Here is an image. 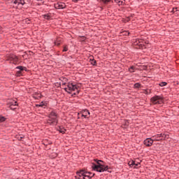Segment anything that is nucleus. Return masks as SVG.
I'll list each match as a JSON object with an SVG mask.
<instances>
[{"mask_svg":"<svg viewBox=\"0 0 179 179\" xmlns=\"http://www.w3.org/2000/svg\"><path fill=\"white\" fill-rule=\"evenodd\" d=\"M157 136L162 137V138L157 139V141H166V139H169L170 138L169 134L163 133H161L160 135Z\"/></svg>","mask_w":179,"mask_h":179,"instance_id":"10","label":"nucleus"},{"mask_svg":"<svg viewBox=\"0 0 179 179\" xmlns=\"http://www.w3.org/2000/svg\"><path fill=\"white\" fill-rule=\"evenodd\" d=\"M138 66L140 68V71H147L148 70V66L140 65Z\"/></svg>","mask_w":179,"mask_h":179,"instance_id":"24","label":"nucleus"},{"mask_svg":"<svg viewBox=\"0 0 179 179\" xmlns=\"http://www.w3.org/2000/svg\"><path fill=\"white\" fill-rule=\"evenodd\" d=\"M15 76L17 78H20V76H23V73L20 71H17L15 73Z\"/></svg>","mask_w":179,"mask_h":179,"instance_id":"26","label":"nucleus"},{"mask_svg":"<svg viewBox=\"0 0 179 179\" xmlns=\"http://www.w3.org/2000/svg\"><path fill=\"white\" fill-rule=\"evenodd\" d=\"M48 124L49 125H57L58 124V120L57 117L48 120Z\"/></svg>","mask_w":179,"mask_h":179,"instance_id":"9","label":"nucleus"},{"mask_svg":"<svg viewBox=\"0 0 179 179\" xmlns=\"http://www.w3.org/2000/svg\"><path fill=\"white\" fill-rule=\"evenodd\" d=\"M142 87V84L140 83H136L134 85V89H141Z\"/></svg>","mask_w":179,"mask_h":179,"instance_id":"23","label":"nucleus"},{"mask_svg":"<svg viewBox=\"0 0 179 179\" xmlns=\"http://www.w3.org/2000/svg\"><path fill=\"white\" fill-rule=\"evenodd\" d=\"M28 22H30V20H28Z\"/></svg>","mask_w":179,"mask_h":179,"instance_id":"56","label":"nucleus"},{"mask_svg":"<svg viewBox=\"0 0 179 179\" xmlns=\"http://www.w3.org/2000/svg\"><path fill=\"white\" fill-rule=\"evenodd\" d=\"M176 9H178V7H174V8H173V10H172L171 12H172L173 13H176Z\"/></svg>","mask_w":179,"mask_h":179,"instance_id":"40","label":"nucleus"},{"mask_svg":"<svg viewBox=\"0 0 179 179\" xmlns=\"http://www.w3.org/2000/svg\"><path fill=\"white\" fill-rule=\"evenodd\" d=\"M80 92V90H77V92H74V93H73V94L71 93V96H72L73 97H75V96H78V94H79Z\"/></svg>","mask_w":179,"mask_h":179,"instance_id":"36","label":"nucleus"},{"mask_svg":"<svg viewBox=\"0 0 179 179\" xmlns=\"http://www.w3.org/2000/svg\"><path fill=\"white\" fill-rule=\"evenodd\" d=\"M76 175L78 176V177H83L84 174H92V172L86 171L85 169H81L76 171Z\"/></svg>","mask_w":179,"mask_h":179,"instance_id":"3","label":"nucleus"},{"mask_svg":"<svg viewBox=\"0 0 179 179\" xmlns=\"http://www.w3.org/2000/svg\"><path fill=\"white\" fill-rule=\"evenodd\" d=\"M44 19H46V20H50L51 19V15L49 14H45L42 15Z\"/></svg>","mask_w":179,"mask_h":179,"instance_id":"25","label":"nucleus"},{"mask_svg":"<svg viewBox=\"0 0 179 179\" xmlns=\"http://www.w3.org/2000/svg\"><path fill=\"white\" fill-rule=\"evenodd\" d=\"M126 122H125V123H124V125H125V127H128V124H129V120H125Z\"/></svg>","mask_w":179,"mask_h":179,"instance_id":"42","label":"nucleus"},{"mask_svg":"<svg viewBox=\"0 0 179 179\" xmlns=\"http://www.w3.org/2000/svg\"><path fill=\"white\" fill-rule=\"evenodd\" d=\"M13 3H14L15 5H16V3H18V4H19V0H15V1H13Z\"/></svg>","mask_w":179,"mask_h":179,"instance_id":"43","label":"nucleus"},{"mask_svg":"<svg viewBox=\"0 0 179 179\" xmlns=\"http://www.w3.org/2000/svg\"><path fill=\"white\" fill-rule=\"evenodd\" d=\"M128 165L129 166V167H134V166H135V161L134 160H131L128 162Z\"/></svg>","mask_w":179,"mask_h":179,"instance_id":"29","label":"nucleus"},{"mask_svg":"<svg viewBox=\"0 0 179 179\" xmlns=\"http://www.w3.org/2000/svg\"><path fill=\"white\" fill-rule=\"evenodd\" d=\"M65 85H66V83H62V87H64V86H65Z\"/></svg>","mask_w":179,"mask_h":179,"instance_id":"50","label":"nucleus"},{"mask_svg":"<svg viewBox=\"0 0 179 179\" xmlns=\"http://www.w3.org/2000/svg\"><path fill=\"white\" fill-rule=\"evenodd\" d=\"M134 16H135V14H131L130 16H129V17H134Z\"/></svg>","mask_w":179,"mask_h":179,"instance_id":"51","label":"nucleus"},{"mask_svg":"<svg viewBox=\"0 0 179 179\" xmlns=\"http://www.w3.org/2000/svg\"><path fill=\"white\" fill-rule=\"evenodd\" d=\"M87 174L89 173H84V176H83V178L82 179H92V177H94V176H96V173H92V176H88Z\"/></svg>","mask_w":179,"mask_h":179,"instance_id":"18","label":"nucleus"},{"mask_svg":"<svg viewBox=\"0 0 179 179\" xmlns=\"http://www.w3.org/2000/svg\"><path fill=\"white\" fill-rule=\"evenodd\" d=\"M143 44H149V41H143Z\"/></svg>","mask_w":179,"mask_h":179,"instance_id":"46","label":"nucleus"},{"mask_svg":"<svg viewBox=\"0 0 179 179\" xmlns=\"http://www.w3.org/2000/svg\"><path fill=\"white\" fill-rule=\"evenodd\" d=\"M80 38H81V40H82V41H86V36H80Z\"/></svg>","mask_w":179,"mask_h":179,"instance_id":"39","label":"nucleus"},{"mask_svg":"<svg viewBox=\"0 0 179 179\" xmlns=\"http://www.w3.org/2000/svg\"><path fill=\"white\" fill-rule=\"evenodd\" d=\"M134 70H135V66H130L129 69V72H131V73L132 72H134Z\"/></svg>","mask_w":179,"mask_h":179,"instance_id":"37","label":"nucleus"},{"mask_svg":"<svg viewBox=\"0 0 179 179\" xmlns=\"http://www.w3.org/2000/svg\"><path fill=\"white\" fill-rule=\"evenodd\" d=\"M94 162H92V171H96L97 173H104V171H108L111 173L110 170V166L106 165V162L101 159H94Z\"/></svg>","mask_w":179,"mask_h":179,"instance_id":"1","label":"nucleus"},{"mask_svg":"<svg viewBox=\"0 0 179 179\" xmlns=\"http://www.w3.org/2000/svg\"><path fill=\"white\" fill-rule=\"evenodd\" d=\"M159 86L161 87H164V86H167V82L162 81L159 83Z\"/></svg>","mask_w":179,"mask_h":179,"instance_id":"28","label":"nucleus"},{"mask_svg":"<svg viewBox=\"0 0 179 179\" xmlns=\"http://www.w3.org/2000/svg\"><path fill=\"white\" fill-rule=\"evenodd\" d=\"M152 138H154V141H156L157 142H158L157 139H162V137H160V134L152 136Z\"/></svg>","mask_w":179,"mask_h":179,"instance_id":"27","label":"nucleus"},{"mask_svg":"<svg viewBox=\"0 0 179 179\" xmlns=\"http://www.w3.org/2000/svg\"><path fill=\"white\" fill-rule=\"evenodd\" d=\"M18 5H22L23 6L26 5V2L24 1V0H18Z\"/></svg>","mask_w":179,"mask_h":179,"instance_id":"31","label":"nucleus"},{"mask_svg":"<svg viewBox=\"0 0 179 179\" xmlns=\"http://www.w3.org/2000/svg\"><path fill=\"white\" fill-rule=\"evenodd\" d=\"M24 138V136H18L17 137V139H18V141H22V139H23Z\"/></svg>","mask_w":179,"mask_h":179,"instance_id":"41","label":"nucleus"},{"mask_svg":"<svg viewBox=\"0 0 179 179\" xmlns=\"http://www.w3.org/2000/svg\"><path fill=\"white\" fill-rule=\"evenodd\" d=\"M90 62H91V65H92V66H97V61L94 59V57L90 58Z\"/></svg>","mask_w":179,"mask_h":179,"instance_id":"16","label":"nucleus"},{"mask_svg":"<svg viewBox=\"0 0 179 179\" xmlns=\"http://www.w3.org/2000/svg\"><path fill=\"white\" fill-rule=\"evenodd\" d=\"M43 145L45 146L46 149H48V150H50V149H51V148H48V145H52V141H50L48 140H46V142L45 141V143H43Z\"/></svg>","mask_w":179,"mask_h":179,"instance_id":"17","label":"nucleus"},{"mask_svg":"<svg viewBox=\"0 0 179 179\" xmlns=\"http://www.w3.org/2000/svg\"><path fill=\"white\" fill-rule=\"evenodd\" d=\"M10 64H12V61H10Z\"/></svg>","mask_w":179,"mask_h":179,"instance_id":"55","label":"nucleus"},{"mask_svg":"<svg viewBox=\"0 0 179 179\" xmlns=\"http://www.w3.org/2000/svg\"><path fill=\"white\" fill-rule=\"evenodd\" d=\"M15 69H19V71L20 72L25 71V72H29V69H27V67L24 66H18L17 67H15Z\"/></svg>","mask_w":179,"mask_h":179,"instance_id":"12","label":"nucleus"},{"mask_svg":"<svg viewBox=\"0 0 179 179\" xmlns=\"http://www.w3.org/2000/svg\"><path fill=\"white\" fill-rule=\"evenodd\" d=\"M57 131H59L60 134H64L65 132H66V129L62 126H58L57 127Z\"/></svg>","mask_w":179,"mask_h":179,"instance_id":"13","label":"nucleus"},{"mask_svg":"<svg viewBox=\"0 0 179 179\" xmlns=\"http://www.w3.org/2000/svg\"><path fill=\"white\" fill-rule=\"evenodd\" d=\"M55 8L56 9H65V8H66V5L65 3L59 1L55 5Z\"/></svg>","mask_w":179,"mask_h":179,"instance_id":"8","label":"nucleus"},{"mask_svg":"<svg viewBox=\"0 0 179 179\" xmlns=\"http://www.w3.org/2000/svg\"><path fill=\"white\" fill-rule=\"evenodd\" d=\"M48 118H58V114L57 113V111H55V110H52L48 115Z\"/></svg>","mask_w":179,"mask_h":179,"instance_id":"11","label":"nucleus"},{"mask_svg":"<svg viewBox=\"0 0 179 179\" xmlns=\"http://www.w3.org/2000/svg\"><path fill=\"white\" fill-rule=\"evenodd\" d=\"M47 104H48L47 101H43L40 104H36V107H44V106H47Z\"/></svg>","mask_w":179,"mask_h":179,"instance_id":"20","label":"nucleus"},{"mask_svg":"<svg viewBox=\"0 0 179 179\" xmlns=\"http://www.w3.org/2000/svg\"><path fill=\"white\" fill-rule=\"evenodd\" d=\"M154 140L152 138H148L143 141V144L147 146V148H150L153 145Z\"/></svg>","mask_w":179,"mask_h":179,"instance_id":"6","label":"nucleus"},{"mask_svg":"<svg viewBox=\"0 0 179 179\" xmlns=\"http://www.w3.org/2000/svg\"><path fill=\"white\" fill-rule=\"evenodd\" d=\"M101 2H102V3H103V5H108V3H110V2H112V3H113V0H100Z\"/></svg>","mask_w":179,"mask_h":179,"instance_id":"22","label":"nucleus"},{"mask_svg":"<svg viewBox=\"0 0 179 179\" xmlns=\"http://www.w3.org/2000/svg\"><path fill=\"white\" fill-rule=\"evenodd\" d=\"M66 51H68V45H63L62 52H66Z\"/></svg>","mask_w":179,"mask_h":179,"instance_id":"34","label":"nucleus"},{"mask_svg":"<svg viewBox=\"0 0 179 179\" xmlns=\"http://www.w3.org/2000/svg\"><path fill=\"white\" fill-rule=\"evenodd\" d=\"M64 80H65L66 82V80H68V79L66 78H64Z\"/></svg>","mask_w":179,"mask_h":179,"instance_id":"53","label":"nucleus"},{"mask_svg":"<svg viewBox=\"0 0 179 179\" xmlns=\"http://www.w3.org/2000/svg\"><path fill=\"white\" fill-rule=\"evenodd\" d=\"M122 36H129V34H131V33H129V31H122Z\"/></svg>","mask_w":179,"mask_h":179,"instance_id":"32","label":"nucleus"},{"mask_svg":"<svg viewBox=\"0 0 179 179\" xmlns=\"http://www.w3.org/2000/svg\"><path fill=\"white\" fill-rule=\"evenodd\" d=\"M67 93H69V94H72V92H75V90H78L79 87L75 88V87H67Z\"/></svg>","mask_w":179,"mask_h":179,"instance_id":"14","label":"nucleus"},{"mask_svg":"<svg viewBox=\"0 0 179 179\" xmlns=\"http://www.w3.org/2000/svg\"><path fill=\"white\" fill-rule=\"evenodd\" d=\"M12 60L13 61V64H16L19 62V57L15 55H12Z\"/></svg>","mask_w":179,"mask_h":179,"instance_id":"15","label":"nucleus"},{"mask_svg":"<svg viewBox=\"0 0 179 179\" xmlns=\"http://www.w3.org/2000/svg\"><path fill=\"white\" fill-rule=\"evenodd\" d=\"M70 58H72V56H70Z\"/></svg>","mask_w":179,"mask_h":179,"instance_id":"58","label":"nucleus"},{"mask_svg":"<svg viewBox=\"0 0 179 179\" xmlns=\"http://www.w3.org/2000/svg\"><path fill=\"white\" fill-rule=\"evenodd\" d=\"M134 45H138L139 50H143L145 44H143V39H136L134 42Z\"/></svg>","mask_w":179,"mask_h":179,"instance_id":"5","label":"nucleus"},{"mask_svg":"<svg viewBox=\"0 0 179 179\" xmlns=\"http://www.w3.org/2000/svg\"><path fill=\"white\" fill-rule=\"evenodd\" d=\"M176 13L177 15H179V10H178V9H176Z\"/></svg>","mask_w":179,"mask_h":179,"instance_id":"48","label":"nucleus"},{"mask_svg":"<svg viewBox=\"0 0 179 179\" xmlns=\"http://www.w3.org/2000/svg\"><path fill=\"white\" fill-rule=\"evenodd\" d=\"M89 177H92L93 176V174H89L87 175Z\"/></svg>","mask_w":179,"mask_h":179,"instance_id":"52","label":"nucleus"},{"mask_svg":"<svg viewBox=\"0 0 179 179\" xmlns=\"http://www.w3.org/2000/svg\"><path fill=\"white\" fill-rule=\"evenodd\" d=\"M1 29H2V27L0 28V30H1Z\"/></svg>","mask_w":179,"mask_h":179,"instance_id":"59","label":"nucleus"},{"mask_svg":"<svg viewBox=\"0 0 179 179\" xmlns=\"http://www.w3.org/2000/svg\"><path fill=\"white\" fill-rule=\"evenodd\" d=\"M115 2L116 3H118V5H124V1H121V0H115Z\"/></svg>","mask_w":179,"mask_h":179,"instance_id":"35","label":"nucleus"},{"mask_svg":"<svg viewBox=\"0 0 179 179\" xmlns=\"http://www.w3.org/2000/svg\"><path fill=\"white\" fill-rule=\"evenodd\" d=\"M67 87H75L78 88L79 86H77L76 84H73V83H68Z\"/></svg>","mask_w":179,"mask_h":179,"instance_id":"21","label":"nucleus"},{"mask_svg":"<svg viewBox=\"0 0 179 179\" xmlns=\"http://www.w3.org/2000/svg\"><path fill=\"white\" fill-rule=\"evenodd\" d=\"M144 94H150V93H152V90L147 89V90H144Z\"/></svg>","mask_w":179,"mask_h":179,"instance_id":"33","label":"nucleus"},{"mask_svg":"<svg viewBox=\"0 0 179 179\" xmlns=\"http://www.w3.org/2000/svg\"><path fill=\"white\" fill-rule=\"evenodd\" d=\"M76 179H82V177L79 176H75Z\"/></svg>","mask_w":179,"mask_h":179,"instance_id":"45","label":"nucleus"},{"mask_svg":"<svg viewBox=\"0 0 179 179\" xmlns=\"http://www.w3.org/2000/svg\"><path fill=\"white\" fill-rule=\"evenodd\" d=\"M150 101L155 105L162 104V103L164 101V97L162 96L155 95L150 99Z\"/></svg>","mask_w":179,"mask_h":179,"instance_id":"2","label":"nucleus"},{"mask_svg":"<svg viewBox=\"0 0 179 179\" xmlns=\"http://www.w3.org/2000/svg\"><path fill=\"white\" fill-rule=\"evenodd\" d=\"M62 89H64L65 90V92H68V87H62Z\"/></svg>","mask_w":179,"mask_h":179,"instance_id":"47","label":"nucleus"},{"mask_svg":"<svg viewBox=\"0 0 179 179\" xmlns=\"http://www.w3.org/2000/svg\"><path fill=\"white\" fill-rule=\"evenodd\" d=\"M8 61H13V60L12 59V55H10V56L8 57Z\"/></svg>","mask_w":179,"mask_h":179,"instance_id":"44","label":"nucleus"},{"mask_svg":"<svg viewBox=\"0 0 179 179\" xmlns=\"http://www.w3.org/2000/svg\"><path fill=\"white\" fill-rule=\"evenodd\" d=\"M6 121V117L5 116L0 115V123L5 122Z\"/></svg>","mask_w":179,"mask_h":179,"instance_id":"30","label":"nucleus"},{"mask_svg":"<svg viewBox=\"0 0 179 179\" xmlns=\"http://www.w3.org/2000/svg\"><path fill=\"white\" fill-rule=\"evenodd\" d=\"M13 111H15L17 108V101H11L7 104Z\"/></svg>","mask_w":179,"mask_h":179,"instance_id":"7","label":"nucleus"},{"mask_svg":"<svg viewBox=\"0 0 179 179\" xmlns=\"http://www.w3.org/2000/svg\"><path fill=\"white\" fill-rule=\"evenodd\" d=\"M28 22H30V20H28Z\"/></svg>","mask_w":179,"mask_h":179,"instance_id":"57","label":"nucleus"},{"mask_svg":"<svg viewBox=\"0 0 179 179\" xmlns=\"http://www.w3.org/2000/svg\"><path fill=\"white\" fill-rule=\"evenodd\" d=\"M138 167H141V164L140 162H135V164H134V169H138Z\"/></svg>","mask_w":179,"mask_h":179,"instance_id":"38","label":"nucleus"},{"mask_svg":"<svg viewBox=\"0 0 179 179\" xmlns=\"http://www.w3.org/2000/svg\"><path fill=\"white\" fill-rule=\"evenodd\" d=\"M34 99H35V100H40V99H41V97H43V95L41 94H35V95L33 96Z\"/></svg>","mask_w":179,"mask_h":179,"instance_id":"19","label":"nucleus"},{"mask_svg":"<svg viewBox=\"0 0 179 179\" xmlns=\"http://www.w3.org/2000/svg\"><path fill=\"white\" fill-rule=\"evenodd\" d=\"M127 22H129V20H131V17H127Z\"/></svg>","mask_w":179,"mask_h":179,"instance_id":"49","label":"nucleus"},{"mask_svg":"<svg viewBox=\"0 0 179 179\" xmlns=\"http://www.w3.org/2000/svg\"><path fill=\"white\" fill-rule=\"evenodd\" d=\"M87 115H90V112L87 109H84L78 113V119L80 118L79 115H81V117H84L85 118H87Z\"/></svg>","mask_w":179,"mask_h":179,"instance_id":"4","label":"nucleus"},{"mask_svg":"<svg viewBox=\"0 0 179 179\" xmlns=\"http://www.w3.org/2000/svg\"><path fill=\"white\" fill-rule=\"evenodd\" d=\"M29 52H31V54H33V52H31V51H29Z\"/></svg>","mask_w":179,"mask_h":179,"instance_id":"54","label":"nucleus"}]
</instances>
